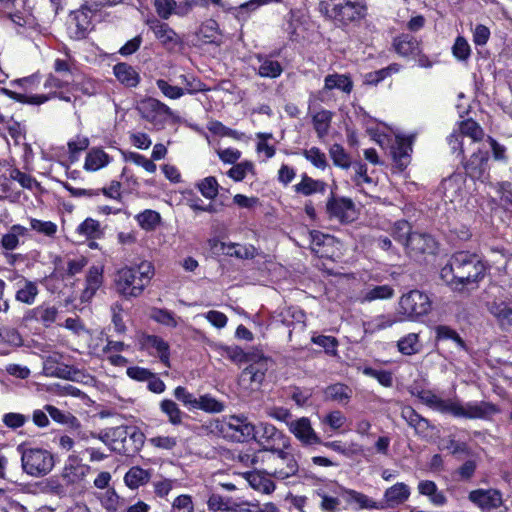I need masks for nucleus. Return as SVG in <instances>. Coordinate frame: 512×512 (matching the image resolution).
<instances>
[{
	"mask_svg": "<svg viewBox=\"0 0 512 512\" xmlns=\"http://www.w3.org/2000/svg\"><path fill=\"white\" fill-rule=\"evenodd\" d=\"M151 473L139 466L131 467L124 476V482L130 489H137L149 482Z\"/></svg>",
	"mask_w": 512,
	"mask_h": 512,
	"instance_id": "43",
	"label": "nucleus"
},
{
	"mask_svg": "<svg viewBox=\"0 0 512 512\" xmlns=\"http://www.w3.org/2000/svg\"><path fill=\"white\" fill-rule=\"evenodd\" d=\"M417 397L421 400L422 403L438 412L449 414L451 412L454 399H443L430 390L419 391L417 393Z\"/></svg>",
	"mask_w": 512,
	"mask_h": 512,
	"instance_id": "35",
	"label": "nucleus"
},
{
	"mask_svg": "<svg viewBox=\"0 0 512 512\" xmlns=\"http://www.w3.org/2000/svg\"><path fill=\"white\" fill-rule=\"evenodd\" d=\"M272 361L264 356H258L241 372L239 383L247 390H257L262 385L266 372Z\"/></svg>",
	"mask_w": 512,
	"mask_h": 512,
	"instance_id": "11",
	"label": "nucleus"
},
{
	"mask_svg": "<svg viewBox=\"0 0 512 512\" xmlns=\"http://www.w3.org/2000/svg\"><path fill=\"white\" fill-rule=\"evenodd\" d=\"M39 293L38 286L35 282L24 279L23 284L18 288L15 299L21 303L32 305Z\"/></svg>",
	"mask_w": 512,
	"mask_h": 512,
	"instance_id": "48",
	"label": "nucleus"
},
{
	"mask_svg": "<svg viewBox=\"0 0 512 512\" xmlns=\"http://www.w3.org/2000/svg\"><path fill=\"white\" fill-rule=\"evenodd\" d=\"M458 132L461 136L469 137L472 143L480 141L484 135L482 128L471 119L462 121Z\"/></svg>",
	"mask_w": 512,
	"mask_h": 512,
	"instance_id": "58",
	"label": "nucleus"
},
{
	"mask_svg": "<svg viewBox=\"0 0 512 512\" xmlns=\"http://www.w3.org/2000/svg\"><path fill=\"white\" fill-rule=\"evenodd\" d=\"M500 413V409L491 402L469 401L462 403L453 400L450 414L458 418L488 420L493 415Z\"/></svg>",
	"mask_w": 512,
	"mask_h": 512,
	"instance_id": "7",
	"label": "nucleus"
},
{
	"mask_svg": "<svg viewBox=\"0 0 512 512\" xmlns=\"http://www.w3.org/2000/svg\"><path fill=\"white\" fill-rule=\"evenodd\" d=\"M128 436L127 427L117 426L101 431L97 438L103 442L111 451L126 454L125 440Z\"/></svg>",
	"mask_w": 512,
	"mask_h": 512,
	"instance_id": "20",
	"label": "nucleus"
},
{
	"mask_svg": "<svg viewBox=\"0 0 512 512\" xmlns=\"http://www.w3.org/2000/svg\"><path fill=\"white\" fill-rule=\"evenodd\" d=\"M136 109L142 118L157 128H162L168 119L174 116L173 111L166 104L151 97L139 101Z\"/></svg>",
	"mask_w": 512,
	"mask_h": 512,
	"instance_id": "9",
	"label": "nucleus"
},
{
	"mask_svg": "<svg viewBox=\"0 0 512 512\" xmlns=\"http://www.w3.org/2000/svg\"><path fill=\"white\" fill-rule=\"evenodd\" d=\"M160 410L168 417V420L172 425H180L182 423L184 413L173 400H162L160 402Z\"/></svg>",
	"mask_w": 512,
	"mask_h": 512,
	"instance_id": "53",
	"label": "nucleus"
},
{
	"mask_svg": "<svg viewBox=\"0 0 512 512\" xmlns=\"http://www.w3.org/2000/svg\"><path fill=\"white\" fill-rule=\"evenodd\" d=\"M393 47L403 57L420 53L419 42L409 34H402L396 37L393 41Z\"/></svg>",
	"mask_w": 512,
	"mask_h": 512,
	"instance_id": "38",
	"label": "nucleus"
},
{
	"mask_svg": "<svg viewBox=\"0 0 512 512\" xmlns=\"http://www.w3.org/2000/svg\"><path fill=\"white\" fill-rule=\"evenodd\" d=\"M77 233L87 239H99L103 236L99 221L86 218L76 229Z\"/></svg>",
	"mask_w": 512,
	"mask_h": 512,
	"instance_id": "52",
	"label": "nucleus"
},
{
	"mask_svg": "<svg viewBox=\"0 0 512 512\" xmlns=\"http://www.w3.org/2000/svg\"><path fill=\"white\" fill-rule=\"evenodd\" d=\"M249 173L254 174V164L250 161H243L231 167L227 175L234 181H242Z\"/></svg>",
	"mask_w": 512,
	"mask_h": 512,
	"instance_id": "63",
	"label": "nucleus"
},
{
	"mask_svg": "<svg viewBox=\"0 0 512 512\" xmlns=\"http://www.w3.org/2000/svg\"><path fill=\"white\" fill-rule=\"evenodd\" d=\"M103 271L102 266L89 268L85 277V287L80 296L82 302H89L103 285Z\"/></svg>",
	"mask_w": 512,
	"mask_h": 512,
	"instance_id": "23",
	"label": "nucleus"
},
{
	"mask_svg": "<svg viewBox=\"0 0 512 512\" xmlns=\"http://www.w3.org/2000/svg\"><path fill=\"white\" fill-rule=\"evenodd\" d=\"M306 30V15L300 9L291 10L286 24L285 31L288 33L292 40H298L304 36Z\"/></svg>",
	"mask_w": 512,
	"mask_h": 512,
	"instance_id": "32",
	"label": "nucleus"
},
{
	"mask_svg": "<svg viewBox=\"0 0 512 512\" xmlns=\"http://www.w3.org/2000/svg\"><path fill=\"white\" fill-rule=\"evenodd\" d=\"M433 243L434 241L430 236L414 232L409 235L405 247L416 253H425L432 249Z\"/></svg>",
	"mask_w": 512,
	"mask_h": 512,
	"instance_id": "46",
	"label": "nucleus"
},
{
	"mask_svg": "<svg viewBox=\"0 0 512 512\" xmlns=\"http://www.w3.org/2000/svg\"><path fill=\"white\" fill-rule=\"evenodd\" d=\"M402 418L417 432H424L428 427V420L420 416L413 408L406 406L401 411Z\"/></svg>",
	"mask_w": 512,
	"mask_h": 512,
	"instance_id": "51",
	"label": "nucleus"
},
{
	"mask_svg": "<svg viewBox=\"0 0 512 512\" xmlns=\"http://www.w3.org/2000/svg\"><path fill=\"white\" fill-rule=\"evenodd\" d=\"M418 492L429 498V501L434 506H443L447 502V498L442 491H440L435 482L430 480H423L418 483Z\"/></svg>",
	"mask_w": 512,
	"mask_h": 512,
	"instance_id": "39",
	"label": "nucleus"
},
{
	"mask_svg": "<svg viewBox=\"0 0 512 512\" xmlns=\"http://www.w3.org/2000/svg\"><path fill=\"white\" fill-rule=\"evenodd\" d=\"M113 74L116 79L125 87H136L140 82L139 73L127 63H118L113 67Z\"/></svg>",
	"mask_w": 512,
	"mask_h": 512,
	"instance_id": "36",
	"label": "nucleus"
},
{
	"mask_svg": "<svg viewBox=\"0 0 512 512\" xmlns=\"http://www.w3.org/2000/svg\"><path fill=\"white\" fill-rule=\"evenodd\" d=\"M366 5L363 0H349L334 8L333 17L342 22L348 23L362 19L366 15Z\"/></svg>",
	"mask_w": 512,
	"mask_h": 512,
	"instance_id": "19",
	"label": "nucleus"
},
{
	"mask_svg": "<svg viewBox=\"0 0 512 512\" xmlns=\"http://www.w3.org/2000/svg\"><path fill=\"white\" fill-rule=\"evenodd\" d=\"M431 300L427 294L419 290H411L401 296L399 313L408 319H415L428 314L431 310Z\"/></svg>",
	"mask_w": 512,
	"mask_h": 512,
	"instance_id": "8",
	"label": "nucleus"
},
{
	"mask_svg": "<svg viewBox=\"0 0 512 512\" xmlns=\"http://www.w3.org/2000/svg\"><path fill=\"white\" fill-rule=\"evenodd\" d=\"M58 314L59 310L55 305L42 303L32 309H28L25 312L22 321L25 325L38 323L48 328L56 322Z\"/></svg>",
	"mask_w": 512,
	"mask_h": 512,
	"instance_id": "14",
	"label": "nucleus"
},
{
	"mask_svg": "<svg viewBox=\"0 0 512 512\" xmlns=\"http://www.w3.org/2000/svg\"><path fill=\"white\" fill-rule=\"evenodd\" d=\"M233 505L232 498L218 494H212L207 501L208 509L213 512H232Z\"/></svg>",
	"mask_w": 512,
	"mask_h": 512,
	"instance_id": "59",
	"label": "nucleus"
},
{
	"mask_svg": "<svg viewBox=\"0 0 512 512\" xmlns=\"http://www.w3.org/2000/svg\"><path fill=\"white\" fill-rule=\"evenodd\" d=\"M135 218L139 226L146 231L154 230L161 220L158 212L149 209L137 214Z\"/></svg>",
	"mask_w": 512,
	"mask_h": 512,
	"instance_id": "56",
	"label": "nucleus"
},
{
	"mask_svg": "<svg viewBox=\"0 0 512 512\" xmlns=\"http://www.w3.org/2000/svg\"><path fill=\"white\" fill-rule=\"evenodd\" d=\"M339 90L345 94H350L353 90V81L347 74L333 73L324 79V91Z\"/></svg>",
	"mask_w": 512,
	"mask_h": 512,
	"instance_id": "37",
	"label": "nucleus"
},
{
	"mask_svg": "<svg viewBox=\"0 0 512 512\" xmlns=\"http://www.w3.org/2000/svg\"><path fill=\"white\" fill-rule=\"evenodd\" d=\"M139 344L142 350L156 355L166 367H170V347L163 338L156 335H142Z\"/></svg>",
	"mask_w": 512,
	"mask_h": 512,
	"instance_id": "17",
	"label": "nucleus"
},
{
	"mask_svg": "<svg viewBox=\"0 0 512 512\" xmlns=\"http://www.w3.org/2000/svg\"><path fill=\"white\" fill-rule=\"evenodd\" d=\"M112 160L101 147H93L86 154L83 168L87 172H96L107 167Z\"/></svg>",
	"mask_w": 512,
	"mask_h": 512,
	"instance_id": "29",
	"label": "nucleus"
},
{
	"mask_svg": "<svg viewBox=\"0 0 512 512\" xmlns=\"http://www.w3.org/2000/svg\"><path fill=\"white\" fill-rule=\"evenodd\" d=\"M90 141L88 137L83 135H77L68 141V161L70 164H74L79 160L80 153L85 151L89 147Z\"/></svg>",
	"mask_w": 512,
	"mask_h": 512,
	"instance_id": "50",
	"label": "nucleus"
},
{
	"mask_svg": "<svg viewBox=\"0 0 512 512\" xmlns=\"http://www.w3.org/2000/svg\"><path fill=\"white\" fill-rule=\"evenodd\" d=\"M325 398L339 404H347L352 397V389L345 384L336 383L325 389Z\"/></svg>",
	"mask_w": 512,
	"mask_h": 512,
	"instance_id": "44",
	"label": "nucleus"
},
{
	"mask_svg": "<svg viewBox=\"0 0 512 512\" xmlns=\"http://www.w3.org/2000/svg\"><path fill=\"white\" fill-rule=\"evenodd\" d=\"M156 85H157L158 89L163 93V95L169 99H179L186 92L189 94H193L197 91L202 90V88L200 87V84L193 86L192 84L187 83L186 88H181L178 86L170 85L167 81H165L163 79H158L156 81Z\"/></svg>",
	"mask_w": 512,
	"mask_h": 512,
	"instance_id": "40",
	"label": "nucleus"
},
{
	"mask_svg": "<svg viewBox=\"0 0 512 512\" xmlns=\"http://www.w3.org/2000/svg\"><path fill=\"white\" fill-rule=\"evenodd\" d=\"M195 409H199L207 413H220L224 411L225 405L211 395L205 394L197 398Z\"/></svg>",
	"mask_w": 512,
	"mask_h": 512,
	"instance_id": "57",
	"label": "nucleus"
},
{
	"mask_svg": "<svg viewBox=\"0 0 512 512\" xmlns=\"http://www.w3.org/2000/svg\"><path fill=\"white\" fill-rule=\"evenodd\" d=\"M341 490H342L343 499L349 505L354 506V508L357 510H364V509L382 510V509H384V505L381 502H377L361 492H358V491L352 490V489H344V488H341Z\"/></svg>",
	"mask_w": 512,
	"mask_h": 512,
	"instance_id": "25",
	"label": "nucleus"
},
{
	"mask_svg": "<svg viewBox=\"0 0 512 512\" xmlns=\"http://www.w3.org/2000/svg\"><path fill=\"white\" fill-rule=\"evenodd\" d=\"M410 494V487L403 482H398L385 490L381 503L384 505V509L394 508L407 501Z\"/></svg>",
	"mask_w": 512,
	"mask_h": 512,
	"instance_id": "26",
	"label": "nucleus"
},
{
	"mask_svg": "<svg viewBox=\"0 0 512 512\" xmlns=\"http://www.w3.org/2000/svg\"><path fill=\"white\" fill-rule=\"evenodd\" d=\"M465 179L462 174H452L444 179L441 184V190L445 201H456L463 191Z\"/></svg>",
	"mask_w": 512,
	"mask_h": 512,
	"instance_id": "33",
	"label": "nucleus"
},
{
	"mask_svg": "<svg viewBox=\"0 0 512 512\" xmlns=\"http://www.w3.org/2000/svg\"><path fill=\"white\" fill-rule=\"evenodd\" d=\"M248 482L249 486L263 494H271L275 490V484L270 479L269 470L264 471H248L242 474Z\"/></svg>",
	"mask_w": 512,
	"mask_h": 512,
	"instance_id": "28",
	"label": "nucleus"
},
{
	"mask_svg": "<svg viewBox=\"0 0 512 512\" xmlns=\"http://www.w3.org/2000/svg\"><path fill=\"white\" fill-rule=\"evenodd\" d=\"M89 472L90 466L84 464L81 458L72 454L64 462L60 479L66 487L76 489L83 486Z\"/></svg>",
	"mask_w": 512,
	"mask_h": 512,
	"instance_id": "10",
	"label": "nucleus"
},
{
	"mask_svg": "<svg viewBox=\"0 0 512 512\" xmlns=\"http://www.w3.org/2000/svg\"><path fill=\"white\" fill-rule=\"evenodd\" d=\"M399 321H401V319L393 313L379 314L367 321H364L362 326L365 334L373 335L392 327Z\"/></svg>",
	"mask_w": 512,
	"mask_h": 512,
	"instance_id": "31",
	"label": "nucleus"
},
{
	"mask_svg": "<svg viewBox=\"0 0 512 512\" xmlns=\"http://www.w3.org/2000/svg\"><path fill=\"white\" fill-rule=\"evenodd\" d=\"M28 228L15 224L11 226L7 233L3 234L0 240V247L7 251H12L18 248L21 239L28 236Z\"/></svg>",
	"mask_w": 512,
	"mask_h": 512,
	"instance_id": "34",
	"label": "nucleus"
},
{
	"mask_svg": "<svg viewBox=\"0 0 512 512\" xmlns=\"http://www.w3.org/2000/svg\"><path fill=\"white\" fill-rule=\"evenodd\" d=\"M17 451L21 455L23 471L32 477L46 476L55 465L54 456L47 449L20 444Z\"/></svg>",
	"mask_w": 512,
	"mask_h": 512,
	"instance_id": "3",
	"label": "nucleus"
},
{
	"mask_svg": "<svg viewBox=\"0 0 512 512\" xmlns=\"http://www.w3.org/2000/svg\"><path fill=\"white\" fill-rule=\"evenodd\" d=\"M154 274V265L147 260L133 266L122 267L115 274V289L118 294L126 299L137 298L150 284Z\"/></svg>",
	"mask_w": 512,
	"mask_h": 512,
	"instance_id": "2",
	"label": "nucleus"
},
{
	"mask_svg": "<svg viewBox=\"0 0 512 512\" xmlns=\"http://www.w3.org/2000/svg\"><path fill=\"white\" fill-rule=\"evenodd\" d=\"M147 25L154 33L155 38L167 50H174L182 44L181 37L167 23L161 22L158 19H151L147 21Z\"/></svg>",
	"mask_w": 512,
	"mask_h": 512,
	"instance_id": "15",
	"label": "nucleus"
},
{
	"mask_svg": "<svg viewBox=\"0 0 512 512\" xmlns=\"http://www.w3.org/2000/svg\"><path fill=\"white\" fill-rule=\"evenodd\" d=\"M394 295V290L389 285H379L369 287L363 291L358 296V300L361 303L372 302L375 300H384L389 299Z\"/></svg>",
	"mask_w": 512,
	"mask_h": 512,
	"instance_id": "42",
	"label": "nucleus"
},
{
	"mask_svg": "<svg viewBox=\"0 0 512 512\" xmlns=\"http://www.w3.org/2000/svg\"><path fill=\"white\" fill-rule=\"evenodd\" d=\"M102 507L107 512H117L119 508L120 498L114 490H106L99 496Z\"/></svg>",
	"mask_w": 512,
	"mask_h": 512,
	"instance_id": "64",
	"label": "nucleus"
},
{
	"mask_svg": "<svg viewBox=\"0 0 512 512\" xmlns=\"http://www.w3.org/2000/svg\"><path fill=\"white\" fill-rule=\"evenodd\" d=\"M209 428L212 433L236 442H244L255 432L254 424L244 414L215 419L210 422Z\"/></svg>",
	"mask_w": 512,
	"mask_h": 512,
	"instance_id": "4",
	"label": "nucleus"
},
{
	"mask_svg": "<svg viewBox=\"0 0 512 512\" xmlns=\"http://www.w3.org/2000/svg\"><path fill=\"white\" fill-rule=\"evenodd\" d=\"M452 54L458 61H467L471 55V47L467 39L458 36L452 46Z\"/></svg>",
	"mask_w": 512,
	"mask_h": 512,
	"instance_id": "62",
	"label": "nucleus"
},
{
	"mask_svg": "<svg viewBox=\"0 0 512 512\" xmlns=\"http://www.w3.org/2000/svg\"><path fill=\"white\" fill-rule=\"evenodd\" d=\"M44 409L55 422L71 428H79V420L71 413L62 411L49 404L45 405Z\"/></svg>",
	"mask_w": 512,
	"mask_h": 512,
	"instance_id": "49",
	"label": "nucleus"
},
{
	"mask_svg": "<svg viewBox=\"0 0 512 512\" xmlns=\"http://www.w3.org/2000/svg\"><path fill=\"white\" fill-rule=\"evenodd\" d=\"M30 227L33 231L46 237H54L58 231L57 224L52 221H43L36 218H30Z\"/></svg>",
	"mask_w": 512,
	"mask_h": 512,
	"instance_id": "61",
	"label": "nucleus"
},
{
	"mask_svg": "<svg viewBox=\"0 0 512 512\" xmlns=\"http://www.w3.org/2000/svg\"><path fill=\"white\" fill-rule=\"evenodd\" d=\"M488 311L502 328L512 326V300L495 299L488 304Z\"/></svg>",
	"mask_w": 512,
	"mask_h": 512,
	"instance_id": "27",
	"label": "nucleus"
},
{
	"mask_svg": "<svg viewBox=\"0 0 512 512\" xmlns=\"http://www.w3.org/2000/svg\"><path fill=\"white\" fill-rule=\"evenodd\" d=\"M258 75L264 78H277L281 75L283 68L281 64L274 59L259 55Z\"/></svg>",
	"mask_w": 512,
	"mask_h": 512,
	"instance_id": "45",
	"label": "nucleus"
},
{
	"mask_svg": "<svg viewBox=\"0 0 512 512\" xmlns=\"http://www.w3.org/2000/svg\"><path fill=\"white\" fill-rule=\"evenodd\" d=\"M469 500L482 510L490 511L499 508L502 503V494L496 489H477L469 493Z\"/></svg>",
	"mask_w": 512,
	"mask_h": 512,
	"instance_id": "21",
	"label": "nucleus"
},
{
	"mask_svg": "<svg viewBox=\"0 0 512 512\" xmlns=\"http://www.w3.org/2000/svg\"><path fill=\"white\" fill-rule=\"evenodd\" d=\"M294 191L303 196H310L317 193H324L326 184L321 180H315L307 174L301 176L299 183L293 186Z\"/></svg>",
	"mask_w": 512,
	"mask_h": 512,
	"instance_id": "41",
	"label": "nucleus"
},
{
	"mask_svg": "<svg viewBox=\"0 0 512 512\" xmlns=\"http://www.w3.org/2000/svg\"><path fill=\"white\" fill-rule=\"evenodd\" d=\"M69 83L66 79H61L53 74H49L44 82V88L49 90L46 94L29 95L26 93L11 92V96L22 103L28 104H43L52 98H59L60 100L70 102V96L65 95L61 90Z\"/></svg>",
	"mask_w": 512,
	"mask_h": 512,
	"instance_id": "6",
	"label": "nucleus"
},
{
	"mask_svg": "<svg viewBox=\"0 0 512 512\" xmlns=\"http://www.w3.org/2000/svg\"><path fill=\"white\" fill-rule=\"evenodd\" d=\"M91 29L92 22L89 13L84 9L76 11L68 26L70 37L76 40L83 39Z\"/></svg>",
	"mask_w": 512,
	"mask_h": 512,
	"instance_id": "24",
	"label": "nucleus"
},
{
	"mask_svg": "<svg viewBox=\"0 0 512 512\" xmlns=\"http://www.w3.org/2000/svg\"><path fill=\"white\" fill-rule=\"evenodd\" d=\"M332 117V112L328 110L318 111L313 116V126L319 138H323L328 134Z\"/></svg>",
	"mask_w": 512,
	"mask_h": 512,
	"instance_id": "54",
	"label": "nucleus"
},
{
	"mask_svg": "<svg viewBox=\"0 0 512 512\" xmlns=\"http://www.w3.org/2000/svg\"><path fill=\"white\" fill-rule=\"evenodd\" d=\"M149 316L155 322L167 327L175 328L178 325V319L172 312L166 309L152 308Z\"/></svg>",
	"mask_w": 512,
	"mask_h": 512,
	"instance_id": "60",
	"label": "nucleus"
},
{
	"mask_svg": "<svg viewBox=\"0 0 512 512\" xmlns=\"http://www.w3.org/2000/svg\"><path fill=\"white\" fill-rule=\"evenodd\" d=\"M400 353L404 355H413L420 351L419 336L416 333H409L397 342Z\"/></svg>",
	"mask_w": 512,
	"mask_h": 512,
	"instance_id": "55",
	"label": "nucleus"
},
{
	"mask_svg": "<svg viewBox=\"0 0 512 512\" xmlns=\"http://www.w3.org/2000/svg\"><path fill=\"white\" fill-rule=\"evenodd\" d=\"M221 250L224 254L234 256L239 259H251L256 254V249L252 245L236 243H221Z\"/></svg>",
	"mask_w": 512,
	"mask_h": 512,
	"instance_id": "47",
	"label": "nucleus"
},
{
	"mask_svg": "<svg viewBox=\"0 0 512 512\" xmlns=\"http://www.w3.org/2000/svg\"><path fill=\"white\" fill-rule=\"evenodd\" d=\"M197 0H154L153 6L158 17L162 20H168L171 16L186 17L189 15Z\"/></svg>",
	"mask_w": 512,
	"mask_h": 512,
	"instance_id": "13",
	"label": "nucleus"
},
{
	"mask_svg": "<svg viewBox=\"0 0 512 512\" xmlns=\"http://www.w3.org/2000/svg\"><path fill=\"white\" fill-rule=\"evenodd\" d=\"M255 432L251 436L260 446H262L263 453H269L276 450V446L282 444L284 448L287 439L281 431H279L274 425L267 422H259L254 425Z\"/></svg>",
	"mask_w": 512,
	"mask_h": 512,
	"instance_id": "12",
	"label": "nucleus"
},
{
	"mask_svg": "<svg viewBox=\"0 0 512 512\" xmlns=\"http://www.w3.org/2000/svg\"><path fill=\"white\" fill-rule=\"evenodd\" d=\"M289 431L304 445L320 444L321 439L313 429L311 421L307 417L288 422Z\"/></svg>",
	"mask_w": 512,
	"mask_h": 512,
	"instance_id": "18",
	"label": "nucleus"
},
{
	"mask_svg": "<svg viewBox=\"0 0 512 512\" xmlns=\"http://www.w3.org/2000/svg\"><path fill=\"white\" fill-rule=\"evenodd\" d=\"M327 212L330 218L342 223H350L357 217L355 205L348 198H331L327 202Z\"/></svg>",
	"mask_w": 512,
	"mask_h": 512,
	"instance_id": "16",
	"label": "nucleus"
},
{
	"mask_svg": "<svg viewBox=\"0 0 512 512\" xmlns=\"http://www.w3.org/2000/svg\"><path fill=\"white\" fill-rule=\"evenodd\" d=\"M488 149L478 148L465 165L467 174L473 179L484 181L488 166Z\"/></svg>",
	"mask_w": 512,
	"mask_h": 512,
	"instance_id": "22",
	"label": "nucleus"
},
{
	"mask_svg": "<svg viewBox=\"0 0 512 512\" xmlns=\"http://www.w3.org/2000/svg\"><path fill=\"white\" fill-rule=\"evenodd\" d=\"M269 475L277 480H286L299 471L298 462L293 453L278 448L269 452L266 457Z\"/></svg>",
	"mask_w": 512,
	"mask_h": 512,
	"instance_id": "5",
	"label": "nucleus"
},
{
	"mask_svg": "<svg viewBox=\"0 0 512 512\" xmlns=\"http://www.w3.org/2000/svg\"><path fill=\"white\" fill-rule=\"evenodd\" d=\"M487 265L474 253L459 251L454 253L441 269L442 280L454 290L477 283L485 276Z\"/></svg>",
	"mask_w": 512,
	"mask_h": 512,
	"instance_id": "1",
	"label": "nucleus"
},
{
	"mask_svg": "<svg viewBox=\"0 0 512 512\" xmlns=\"http://www.w3.org/2000/svg\"><path fill=\"white\" fill-rule=\"evenodd\" d=\"M391 149V153L396 165L401 170L405 169L410 163L412 140L410 138L397 136L395 139V144Z\"/></svg>",
	"mask_w": 512,
	"mask_h": 512,
	"instance_id": "30",
	"label": "nucleus"
}]
</instances>
